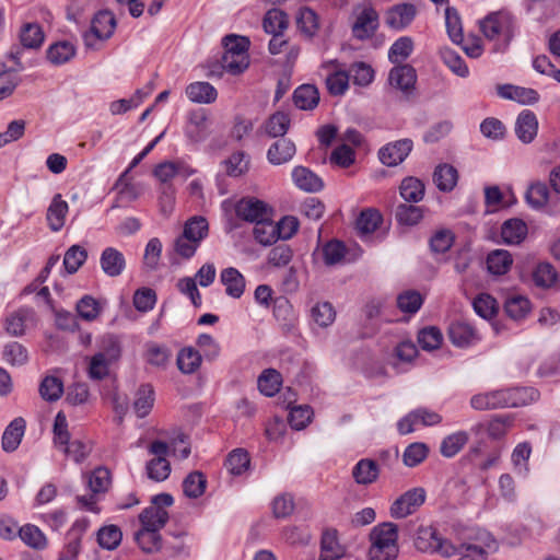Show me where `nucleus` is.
<instances>
[{
	"label": "nucleus",
	"mask_w": 560,
	"mask_h": 560,
	"mask_svg": "<svg viewBox=\"0 0 560 560\" xmlns=\"http://www.w3.org/2000/svg\"><path fill=\"white\" fill-rule=\"evenodd\" d=\"M513 262L512 255L505 249H495L488 254L487 268L492 275H505Z\"/></svg>",
	"instance_id": "nucleus-34"
},
{
	"label": "nucleus",
	"mask_w": 560,
	"mask_h": 560,
	"mask_svg": "<svg viewBox=\"0 0 560 560\" xmlns=\"http://www.w3.org/2000/svg\"><path fill=\"white\" fill-rule=\"evenodd\" d=\"M369 539V560H395L398 557V526L395 523L384 522L374 526Z\"/></svg>",
	"instance_id": "nucleus-1"
},
{
	"label": "nucleus",
	"mask_w": 560,
	"mask_h": 560,
	"mask_svg": "<svg viewBox=\"0 0 560 560\" xmlns=\"http://www.w3.org/2000/svg\"><path fill=\"white\" fill-rule=\"evenodd\" d=\"M236 215L250 223H255L271 215V209L266 202L255 197H244L240 199L235 206Z\"/></svg>",
	"instance_id": "nucleus-6"
},
{
	"label": "nucleus",
	"mask_w": 560,
	"mask_h": 560,
	"mask_svg": "<svg viewBox=\"0 0 560 560\" xmlns=\"http://www.w3.org/2000/svg\"><path fill=\"white\" fill-rule=\"evenodd\" d=\"M26 422L23 418L13 419L2 434L1 445L4 452H14L21 444L25 432Z\"/></svg>",
	"instance_id": "nucleus-21"
},
{
	"label": "nucleus",
	"mask_w": 560,
	"mask_h": 560,
	"mask_svg": "<svg viewBox=\"0 0 560 560\" xmlns=\"http://www.w3.org/2000/svg\"><path fill=\"white\" fill-rule=\"evenodd\" d=\"M527 225L521 219L506 220L501 226V237L506 244H520L527 235Z\"/></svg>",
	"instance_id": "nucleus-28"
},
{
	"label": "nucleus",
	"mask_w": 560,
	"mask_h": 560,
	"mask_svg": "<svg viewBox=\"0 0 560 560\" xmlns=\"http://www.w3.org/2000/svg\"><path fill=\"white\" fill-rule=\"evenodd\" d=\"M514 19L508 11L489 13L480 21V31L489 40L495 42V50L505 48L512 37Z\"/></svg>",
	"instance_id": "nucleus-2"
},
{
	"label": "nucleus",
	"mask_w": 560,
	"mask_h": 560,
	"mask_svg": "<svg viewBox=\"0 0 560 560\" xmlns=\"http://www.w3.org/2000/svg\"><path fill=\"white\" fill-rule=\"evenodd\" d=\"M380 476L378 464L370 458L360 459L352 468V477L360 486L374 483Z\"/></svg>",
	"instance_id": "nucleus-18"
},
{
	"label": "nucleus",
	"mask_w": 560,
	"mask_h": 560,
	"mask_svg": "<svg viewBox=\"0 0 560 560\" xmlns=\"http://www.w3.org/2000/svg\"><path fill=\"white\" fill-rule=\"evenodd\" d=\"M185 92L189 101L197 104H211L218 97L217 89L209 82L203 81L188 84Z\"/></svg>",
	"instance_id": "nucleus-22"
},
{
	"label": "nucleus",
	"mask_w": 560,
	"mask_h": 560,
	"mask_svg": "<svg viewBox=\"0 0 560 560\" xmlns=\"http://www.w3.org/2000/svg\"><path fill=\"white\" fill-rule=\"evenodd\" d=\"M296 24L301 33L307 37H313L319 28L318 15L311 8H301L296 16Z\"/></svg>",
	"instance_id": "nucleus-43"
},
{
	"label": "nucleus",
	"mask_w": 560,
	"mask_h": 560,
	"mask_svg": "<svg viewBox=\"0 0 560 560\" xmlns=\"http://www.w3.org/2000/svg\"><path fill=\"white\" fill-rule=\"evenodd\" d=\"M68 210V202L62 199L60 194L55 195L46 214V220L51 231L58 232L63 228Z\"/></svg>",
	"instance_id": "nucleus-20"
},
{
	"label": "nucleus",
	"mask_w": 560,
	"mask_h": 560,
	"mask_svg": "<svg viewBox=\"0 0 560 560\" xmlns=\"http://www.w3.org/2000/svg\"><path fill=\"white\" fill-rule=\"evenodd\" d=\"M257 384L261 394L272 397L280 390L282 376L277 370L267 369L259 375Z\"/></svg>",
	"instance_id": "nucleus-38"
},
{
	"label": "nucleus",
	"mask_w": 560,
	"mask_h": 560,
	"mask_svg": "<svg viewBox=\"0 0 560 560\" xmlns=\"http://www.w3.org/2000/svg\"><path fill=\"white\" fill-rule=\"evenodd\" d=\"M448 336L453 345L467 347L475 339V329L467 323L455 322L450 326Z\"/></svg>",
	"instance_id": "nucleus-42"
},
{
	"label": "nucleus",
	"mask_w": 560,
	"mask_h": 560,
	"mask_svg": "<svg viewBox=\"0 0 560 560\" xmlns=\"http://www.w3.org/2000/svg\"><path fill=\"white\" fill-rule=\"evenodd\" d=\"M441 421L442 417L439 413L425 408H418L400 419L397 429L400 434L405 435L415 431L419 424L429 427L439 424Z\"/></svg>",
	"instance_id": "nucleus-8"
},
{
	"label": "nucleus",
	"mask_w": 560,
	"mask_h": 560,
	"mask_svg": "<svg viewBox=\"0 0 560 560\" xmlns=\"http://www.w3.org/2000/svg\"><path fill=\"white\" fill-rule=\"evenodd\" d=\"M423 304L422 295L416 290H406L397 296V307L402 313L415 314Z\"/></svg>",
	"instance_id": "nucleus-55"
},
{
	"label": "nucleus",
	"mask_w": 560,
	"mask_h": 560,
	"mask_svg": "<svg viewBox=\"0 0 560 560\" xmlns=\"http://www.w3.org/2000/svg\"><path fill=\"white\" fill-rule=\"evenodd\" d=\"M202 357L200 352L191 347L182 349L177 354V366L185 374H191L198 370Z\"/></svg>",
	"instance_id": "nucleus-44"
},
{
	"label": "nucleus",
	"mask_w": 560,
	"mask_h": 560,
	"mask_svg": "<svg viewBox=\"0 0 560 560\" xmlns=\"http://www.w3.org/2000/svg\"><path fill=\"white\" fill-rule=\"evenodd\" d=\"M411 150L412 141L410 139H401L381 148L378 159L386 166H396L405 161Z\"/></svg>",
	"instance_id": "nucleus-12"
},
{
	"label": "nucleus",
	"mask_w": 560,
	"mask_h": 560,
	"mask_svg": "<svg viewBox=\"0 0 560 560\" xmlns=\"http://www.w3.org/2000/svg\"><path fill=\"white\" fill-rule=\"evenodd\" d=\"M187 139L194 143L205 141L209 136V116L207 109L197 108L187 115L184 129Z\"/></svg>",
	"instance_id": "nucleus-7"
},
{
	"label": "nucleus",
	"mask_w": 560,
	"mask_h": 560,
	"mask_svg": "<svg viewBox=\"0 0 560 560\" xmlns=\"http://www.w3.org/2000/svg\"><path fill=\"white\" fill-rule=\"evenodd\" d=\"M262 26L265 32L271 35L283 33L288 27V16L281 10L271 9L265 14Z\"/></svg>",
	"instance_id": "nucleus-47"
},
{
	"label": "nucleus",
	"mask_w": 560,
	"mask_h": 560,
	"mask_svg": "<svg viewBox=\"0 0 560 560\" xmlns=\"http://www.w3.org/2000/svg\"><path fill=\"white\" fill-rule=\"evenodd\" d=\"M457 170L450 164L436 166L433 173V182L441 191H452L457 184Z\"/></svg>",
	"instance_id": "nucleus-31"
},
{
	"label": "nucleus",
	"mask_w": 560,
	"mask_h": 560,
	"mask_svg": "<svg viewBox=\"0 0 560 560\" xmlns=\"http://www.w3.org/2000/svg\"><path fill=\"white\" fill-rule=\"evenodd\" d=\"M154 405V389L150 384L141 385L133 401V410L139 418L147 417Z\"/></svg>",
	"instance_id": "nucleus-35"
},
{
	"label": "nucleus",
	"mask_w": 560,
	"mask_h": 560,
	"mask_svg": "<svg viewBox=\"0 0 560 560\" xmlns=\"http://www.w3.org/2000/svg\"><path fill=\"white\" fill-rule=\"evenodd\" d=\"M346 255V247L342 242L332 240L327 242L319 250L314 253V257L323 259L327 266H334L341 262Z\"/></svg>",
	"instance_id": "nucleus-29"
},
{
	"label": "nucleus",
	"mask_w": 560,
	"mask_h": 560,
	"mask_svg": "<svg viewBox=\"0 0 560 560\" xmlns=\"http://www.w3.org/2000/svg\"><path fill=\"white\" fill-rule=\"evenodd\" d=\"M469 441V434L466 431H456L446 435L440 444V453L445 458L456 456Z\"/></svg>",
	"instance_id": "nucleus-27"
},
{
	"label": "nucleus",
	"mask_w": 560,
	"mask_h": 560,
	"mask_svg": "<svg viewBox=\"0 0 560 560\" xmlns=\"http://www.w3.org/2000/svg\"><path fill=\"white\" fill-rule=\"evenodd\" d=\"M348 73L349 78L352 79L353 84L359 86L370 85L373 82L375 75L373 68L362 61L352 63Z\"/></svg>",
	"instance_id": "nucleus-52"
},
{
	"label": "nucleus",
	"mask_w": 560,
	"mask_h": 560,
	"mask_svg": "<svg viewBox=\"0 0 560 560\" xmlns=\"http://www.w3.org/2000/svg\"><path fill=\"white\" fill-rule=\"evenodd\" d=\"M229 176L238 177L248 171L249 158L242 151L234 152L224 161Z\"/></svg>",
	"instance_id": "nucleus-64"
},
{
	"label": "nucleus",
	"mask_w": 560,
	"mask_h": 560,
	"mask_svg": "<svg viewBox=\"0 0 560 560\" xmlns=\"http://www.w3.org/2000/svg\"><path fill=\"white\" fill-rule=\"evenodd\" d=\"M470 407L479 411L509 408L505 388L474 395L470 398Z\"/></svg>",
	"instance_id": "nucleus-13"
},
{
	"label": "nucleus",
	"mask_w": 560,
	"mask_h": 560,
	"mask_svg": "<svg viewBox=\"0 0 560 560\" xmlns=\"http://www.w3.org/2000/svg\"><path fill=\"white\" fill-rule=\"evenodd\" d=\"M168 513L165 509L148 506L139 514L141 527L163 528L168 521Z\"/></svg>",
	"instance_id": "nucleus-37"
},
{
	"label": "nucleus",
	"mask_w": 560,
	"mask_h": 560,
	"mask_svg": "<svg viewBox=\"0 0 560 560\" xmlns=\"http://www.w3.org/2000/svg\"><path fill=\"white\" fill-rule=\"evenodd\" d=\"M293 258V250L287 244H280L272 247L267 255V262L273 268H283L288 266Z\"/></svg>",
	"instance_id": "nucleus-61"
},
{
	"label": "nucleus",
	"mask_w": 560,
	"mask_h": 560,
	"mask_svg": "<svg viewBox=\"0 0 560 560\" xmlns=\"http://www.w3.org/2000/svg\"><path fill=\"white\" fill-rule=\"evenodd\" d=\"M207 487V479L200 471L190 472L183 481L184 494L191 499L201 497Z\"/></svg>",
	"instance_id": "nucleus-45"
},
{
	"label": "nucleus",
	"mask_w": 560,
	"mask_h": 560,
	"mask_svg": "<svg viewBox=\"0 0 560 560\" xmlns=\"http://www.w3.org/2000/svg\"><path fill=\"white\" fill-rule=\"evenodd\" d=\"M103 272L108 277L120 276L126 268V259L121 252L115 247H106L100 258Z\"/></svg>",
	"instance_id": "nucleus-16"
},
{
	"label": "nucleus",
	"mask_w": 560,
	"mask_h": 560,
	"mask_svg": "<svg viewBox=\"0 0 560 560\" xmlns=\"http://www.w3.org/2000/svg\"><path fill=\"white\" fill-rule=\"evenodd\" d=\"M509 408H517L536 402L540 394L534 387H511L505 388Z\"/></svg>",
	"instance_id": "nucleus-25"
},
{
	"label": "nucleus",
	"mask_w": 560,
	"mask_h": 560,
	"mask_svg": "<svg viewBox=\"0 0 560 560\" xmlns=\"http://www.w3.org/2000/svg\"><path fill=\"white\" fill-rule=\"evenodd\" d=\"M63 393V384L56 376H46L39 385V394L47 401L58 400Z\"/></svg>",
	"instance_id": "nucleus-62"
},
{
	"label": "nucleus",
	"mask_w": 560,
	"mask_h": 560,
	"mask_svg": "<svg viewBox=\"0 0 560 560\" xmlns=\"http://www.w3.org/2000/svg\"><path fill=\"white\" fill-rule=\"evenodd\" d=\"M469 540L471 545H475L478 549H482L488 557L495 553L499 549L497 539L486 529L478 528L475 534L470 536Z\"/></svg>",
	"instance_id": "nucleus-59"
},
{
	"label": "nucleus",
	"mask_w": 560,
	"mask_h": 560,
	"mask_svg": "<svg viewBox=\"0 0 560 560\" xmlns=\"http://www.w3.org/2000/svg\"><path fill=\"white\" fill-rule=\"evenodd\" d=\"M416 15L417 8L412 3H398L384 12V23L390 30L404 31L413 22Z\"/></svg>",
	"instance_id": "nucleus-5"
},
{
	"label": "nucleus",
	"mask_w": 560,
	"mask_h": 560,
	"mask_svg": "<svg viewBox=\"0 0 560 560\" xmlns=\"http://www.w3.org/2000/svg\"><path fill=\"white\" fill-rule=\"evenodd\" d=\"M115 27L116 20L112 12L107 10L97 12L91 22V33L84 36L86 46L93 45L91 36L100 40L108 39L113 35Z\"/></svg>",
	"instance_id": "nucleus-11"
},
{
	"label": "nucleus",
	"mask_w": 560,
	"mask_h": 560,
	"mask_svg": "<svg viewBox=\"0 0 560 560\" xmlns=\"http://www.w3.org/2000/svg\"><path fill=\"white\" fill-rule=\"evenodd\" d=\"M37 322L36 312L32 307L23 306L12 312L4 322L5 331L13 337H21L25 334L28 325Z\"/></svg>",
	"instance_id": "nucleus-10"
},
{
	"label": "nucleus",
	"mask_w": 560,
	"mask_h": 560,
	"mask_svg": "<svg viewBox=\"0 0 560 560\" xmlns=\"http://www.w3.org/2000/svg\"><path fill=\"white\" fill-rule=\"evenodd\" d=\"M354 21L351 25L352 36L358 40H368L374 36L380 26V15L371 5L357 7L353 11Z\"/></svg>",
	"instance_id": "nucleus-3"
},
{
	"label": "nucleus",
	"mask_w": 560,
	"mask_h": 560,
	"mask_svg": "<svg viewBox=\"0 0 560 560\" xmlns=\"http://www.w3.org/2000/svg\"><path fill=\"white\" fill-rule=\"evenodd\" d=\"M208 232L209 224L207 219L203 217H192L185 223L182 234L192 241L198 240V243L201 244L202 240L208 236Z\"/></svg>",
	"instance_id": "nucleus-49"
},
{
	"label": "nucleus",
	"mask_w": 560,
	"mask_h": 560,
	"mask_svg": "<svg viewBox=\"0 0 560 560\" xmlns=\"http://www.w3.org/2000/svg\"><path fill=\"white\" fill-rule=\"evenodd\" d=\"M537 131L538 120L536 115L528 109L521 112L515 122V133L517 138L523 143H530L537 136Z\"/></svg>",
	"instance_id": "nucleus-17"
},
{
	"label": "nucleus",
	"mask_w": 560,
	"mask_h": 560,
	"mask_svg": "<svg viewBox=\"0 0 560 560\" xmlns=\"http://www.w3.org/2000/svg\"><path fill=\"white\" fill-rule=\"evenodd\" d=\"M290 127V118L283 112L272 114L264 124L265 133L270 138L283 137Z\"/></svg>",
	"instance_id": "nucleus-41"
},
{
	"label": "nucleus",
	"mask_w": 560,
	"mask_h": 560,
	"mask_svg": "<svg viewBox=\"0 0 560 560\" xmlns=\"http://www.w3.org/2000/svg\"><path fill=\"white\" fill-rule=\"evenodd\" d=\"M395 218L399 224L411 226L421 221L423 211L418 206L400 203L395 210Z\"/></svg>",
	"instance_id": "nucleus-53"
},
{
	"label": "nucleus",
	"mask_w": 560,
	"mask_h": 560,
	"mask_svg": "<svg viewBox=\"0 0 560 560\" xmlns=\"http://www.w3.org/2000/svg\"><path fill=\"white\" fill-rule=\"evenodd\" d=\"M88 252L80 245H72L68 248L63 257V266L68 273H75L85 262Z\"/></svg>",
	"instance_id": "nucleus-56"
},
{
	"label": "nucleus",
	"mask_w": 560,
	"mask_h": 560,
	"mask_svg": "<svg viewBox=\"0 0 560 560\" xmlns=\"http://www.w3.org/2000/svg\"><path fill=\"white\" fill-rule=\"evenodd\" d=\"M161 528H140L135 534V540L140 549L145 553H153L162 548Z\"/></svg>",
	"instance_id": "nucleus-26"
},
{
	"label": "nucleus",
	"mask_w": 560,
	"mask_h": 560,
	"mask_svg": "<svg viewBox=\"0 0 560 560\" xmlns=\"http://www.w3.org/2000/svg\"><path fill=\"white\" fill-rule=\"evenodd\" d=\"M425 501L423 488H412L398 497L390 505L389 514L393 518H405L413 514Z\"/></svg>",
	"instance_id": "nucleus-4"
},
{
	"label": "nucleus",
	"mask_w": 560,
	"mask_h": 560,
	"mask_svg": "<svg viewBox=\"0 0 560 560\" xmlns=\"http://www.w3.org/2000/svg\"><path fill=\"white\" fill-rule=\"evenodd\" d=\"M339 66L338 60H329L324 62L325 69L332 68L334 70L326 78V88L330 95L341 96L349 89V73L346 70L337 69Z\"/></svg>",
	"instance_id": "nucleus-14"
},
{
	"label": "nucleus",
	"mask_w": 560,
	"mask_h": 560,
	"mask_svg": "<svg viewBox=\"0 0 560 560\" xmlns=\"http://www.w3.org/2000/svg\"><path fill=\"white\" fill-rule=\"evenodd\" d=\"M413 51V40L408 36L399 37L388 50V59L392 63L406 60Z\"/></svg>",
	"instance_id": "nucleus-50"
},
{
	"label": "nucleus",
	"mask_w": 560,
	"mask_h": 560,
	"mask_svg": "<svg viewBox=\"0 0 560 560\" xmlns=\"http://www.w3.org/2000/svg\"><path fill=\"white\" fill-rule=\"evenodd\" d=\"M44 37V32L37 23H26L20 34L22 46L31 49L40 47Z\"/></svg>",
	"instance_id": "nucleus-48"
},
{
	"label": "nucleus",
	"mask_w": 560,
	"mask_h": 560,
	"mask_svg": "<svg viewBox=\"0 0 560 560\" xmlns=\"http://www.w3.org/2000/svg\"><path fill=\"white\" fill-rule=\"evenodd\" d=\"M188 556L189 549L180 534L175 536L173 541H167L163 547L162 555L154 560H186Z\"/></svg>",
	"instance_id": "nucleus-40"
},
{
	"label": "nucleus",
	"mask_w": 560,
	"mask_h": 560,
	"mask_svg": "<svg viewBox=\"0 0 560 560\" xmlns=\"http://www.w3.org/2000/svg\"><path fill=\"white\" fill-rule=\"evenodd\" d=\"M75 56V47L68 40L57 42L47 49V59L56 66L67 63Z\"/></svg>",
	"instance_id": "nucleus-36"
},
{
	"label": "nucleus",
	"mask_w": 560,
	"mask_h": 560,
	"mask_svg": "<svg viewBox=\"0 0 560 560\" xmlns=\"http://www.w3.org/2000/svg\"><path fill=\"white\" fill-rule=\"evenodd\" d=\"M293 102L298 108L311 110L315 108L319 102V92L315 85L303 84L295 89Z\"/></svg>",
	"instance_id": "nucleus-30"
},
{
	"label": "nucleus",
	"mask_w": 560,
	"mask_h": 560,
	"mask_svg": "<svg viewBox=\"0 0 560 560\" xmlns=\"http://www.w3.org/2000/svg\"><path fill=\"white\" fill-rule=\"evenodd\" d=\"M295 151V144L290 139L281 138L270 145L267 159L273 165H281L291 161Z\"/></svg>",
	"instance_id": "nucleus-23"
},
{
	"label": "nucleus",
	"mask_w": 560,
	"mask_h": 560,
	"mask_svg": "<svg viewBox=\"0 0 560 560\" xmlns=\"http://www.w3.org/2000/svg\"><path fill=\"white\" fill-rule=\"evenodd\" d=\"M399 190L406 201L419 202L424 196V184L417 177H407L401 182Z\"/></svg>",
	"instance_id": "nucleus-46"
},
{
	"label": "nucleus",
	"mask_w": 560,
	"mask_h": 560,
	"mask_svg": "<svg viewBox=\"0 0 560 560\" xmlns=\"http://www.w3.org/2000/svg\"><path fill=\"white\" fill-rule=\"evenodd\" d=\"M558 279V273L549 262H540L533 272V280L537 287L550 288Z\"/></svg>",
	"instance_id": "nucleus-58"
},
{
	"label": "nucleus",
	"mask_w": 560,
	"mask_h": 560,
	"mask_svg": "<svg viewBox=\"0 0 560 560\" xmlns=\"http://www.w3.org/2000/svg\"><path fill=\"white\" fill-rule=\"evenodd\" d=\"M388 82L392 86L408 94L415 89L417 73L410 65L394 67L388 74Z\"/></svg>",
	"instance_id": "nucleus-15"
},
{
	"label": "nucleus",
	"mask_w": 560,
	"mask_h": 560,
	"mask_svg": "<svg viewBox=\"0 0 560 560\" xmlns=\"http://www.w3.org/2000/svg\"><path fill=\"white\" fill-rule=\"evenodd\" d=\"M382 220V214L377 210L365 209L357 219V229L362 234H370L378 228Z\"/></svg>",
	"instance_id": "nucleus-60"
},
{
	"label": "nucleus",
	"mask_w": 560,
	"mask_h": 560,
	"mask_svg": "<svg viewBox=\"0 0 560 560\" xmlns=\"http://www.w3.org/2000/svg\"><path fill=\"white\" fill-rule=\"evenodd\" d=\"M293 183L300 189L310 192L319 191L324 184L319 176L305 166H296L292 171Z\"/></svg>",
	"instance_id": "nucleus-24"
},
{
	"label": "nucleus",
	"mask_w": 560,
	"mask_h": 560,
	"mask_svg": "<svg viewBox=\"0 0 560 560\" xmlns=\"http://www.w3.org/2000/svg\"><path fill=\"white\" fill-rule=\"evenodd\" d=\"M249 463L248 453L243 448H236L229 454L225 467L232 475L238 476L248 469Z\"/></svg>",
	"instance_id": "nucleus-54"
},
{
	"label": "nucleus",
	"mask_w": 560,
	"mask_h": 560,
	"mask_svg": "<svg viewBox=\"0 0 560 560\" xmlns=\"http://www.w3.org/2000/svg\"><path fill=\"white\" fill-rule=\"evenodd\" d=\"M119 357V347L113 342L105 351L95 353L88 370L91 380L101 381L108 375L109 365Z\"/></svg>",
	"instance_id": "nucleus-9"
},
{
	"label": "nucleus",
	"mask_w": 560,
	"mask_h": 560,
	"mask_svg": "<svg viewBox=\"0 0 560 560\" xmlns=\"http://www.w3.org/2000/svg\"><path fill=\"white\" fill-rule=\"evenodd\" d=\"M442 536L432 526H421L417 532L415 547L417 550L427 553H434L435 545Z\"/></svg>",
	"instance_id": "nucleus-39"
},
{
	"label": "nucleus",
	"mask_w": 560,
	"mask_h": 560,
	"mask_svg": "<svg viewBox=\"0 0 560 560\" xmlns=\"http://www.w3.org/2000/svg\"><path fill=\"white\" fill-rule=\"evenodd\" d=\"M253 234L256 242L262 246H270L280 240L276 224L271 221L270 215H268V219L255 222Z\"/></svg>",
	"instance_id": "nucleus-33"
},
{
	"label": "nucleus",
	"mask_w": 560,
	"mask_h": 560,
	"mask_svg": "<svg viewBox=\"0 0 560 560\" xmlns=\"http://www.w3.org/2000/svg\"><path fill=\"white\" fill-rule=\"evenodd\" d=\"M122 538L120 528L116 525L104 526L97 532L98 545L107 550L116 549Z\"/></svg>",
	"instance_id": "nucleus-57"
},
{
	"label": "nucleus",
	"mask_w": 560,
	"mask_h": 560,
	"mask_svg": "<svg viewBox=\"0 0 560 560\" xmlns=\"http://www.w3.org/2000/svg\"><path fill=\"white\" fill-rule=\"evenodd\" d=\"M530 301L524 295L512 294L508 296L504 302V311L506 315L514 320L525 318L530 312Z\"/></svg>",
	"instance_id": "nucleus-32"
},
{
	"label": "nucleus",
	"mask_w": 560,
	"mask_h": 560,
	"mask_svg": "<svg viewBox=\"0 0 560 560\" xmlns=\"http://www.w3.org/2000/svg\"><path fill=\"white\" fill-rule=\"evenodd\" d=\"M220 281L225 287V293L233 298L240 299L246 287L244 276L234 267L225 268L220 273Z\"/></svg>",
	"instance_id": "nucleus-19"
},
{
	"label": "nucleus",
	"mask_w": 560,
	"mask_h": 560,
	"mask_svg": "<svg viewBox=\"0 0 560 560\" xmlns=\"http://www.w3.org/2000/svg\"><path fill=\"white\" fill-rule=\"evenodd\" d=\"M20 538L34 549H44L47 546V538L35 525L27 524L19 529Z\"/></svg>",
	"instance_id": "nucleus-51"
},
{
	"label": "nucleus",
	"mask_w": 560,
	"mask_h": 560,
	"mask_svg": "<svg viewBox=\"0 0 560 560\" xmlns=\"http://www.w3.org/2000/svg\"><path fill=\"white\" fill-rule=\"evenodd\" d=\"M3 359L11 365L20 366L28 361V352L22 343L11 341L3 348Z\"/></svg>",
	"instance_id": "nucleus-63"
}]
</instances>
